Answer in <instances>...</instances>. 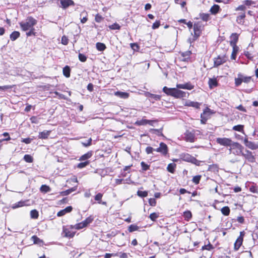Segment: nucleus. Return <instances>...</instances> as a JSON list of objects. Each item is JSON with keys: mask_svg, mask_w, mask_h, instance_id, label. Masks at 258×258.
I'll use <instances>...</instances> for the list:
<instances>
[{"mask_svg": "<svg viewBox=\"0 0 258 258\" xmlns=\"http://www.w3.org/2000/svg\"><path fill=\"white\" fill-rule=\"evenodd\" d=\"M95 20L96 22L100 23L103 20V18L100 15L97 14L95 16Z\"/></svg>", "mask_w": 258, "mask_h": 258, "instance_id": "obj_60", "label": "nucleus"}, {"mask_svg": "<svg viewBox=\"0 0 258 258\" xmlns=\"http://www.w3.org/2000/svg\"><path fill=\"white\" fill-rule=\"evenodd\" d=\"M187 160L188 161L191 162L192 163L195 164L196 165H198V166L200 165L201 161L199 160H198L196 158H195L194 157L189 156L187 158Z\"/></svg>", "mask_w": 258, "mask_h": 258, "instance_id": "obj_27", "label": "nucleus"}, {"mask_svg": "<svg viewBox=\"0 0 258 258\" xmlns=\"http://www.w3.org/2000/svg\"><path fill=\"white\" fill-rule=\"evenodd\" d=\"M201 104L198 102L194 101H188L186 103V105L187 106H190L195 108H199Z\"/></svg>", "mask_w": 258, "mask_h": 258, "instance_id": "obj_24", "label": "nucleus"}, {"mask_svg": "<svg viewBox=\"0 0 258 258\" xmlns=\"http://www.w3.org/2000/svg\"><path fill=\"white\" fill-rule=\"evenodd\" d=\"M191 54V52L190 51H186L182 53V56L184 57H185V59L188 58L190 54Z\"/></svg>", "mask_w": 258, "mask_h": 258, "instance_id": "obj_63", "label": "nucleus"}, {"mask_svg": "<svg viewBox=\"0 0 258 258\" xmlns=\"http://www.w3.org/2000/svg\"><path fill=\"white\" fill-rule=\"evenodd\" d=\"M249 189L253 193H258V187L254 183L249 186Z\"/></svg>", "mask_w": 258, "mask_h": 258, "instance_id": "obj_40", "label": "nucleus"}, {"mask_svg": "<svg viewBox=\"0 0 258 258\" xmlns=\"http://www.w3.org/2000/svg\"><path fill=\"white\" fill-rule=\"evenodd\" d=\"M191 213L189 211H186L183 213V217L187 220H189L191 218Z\"/></svg>", "mask_w": 258, "mask_h": 258, "instance_id": "obj_46", "label": "nucleus"}, {"mask_svg": "<svg viewBox=\"0 0 258 258\" xmlns=\"http://www.w3.org/2000/svg\"><path fill=\"white\" fill-rule=\"evenodd\" d=\"M176 87L177 88L185 89L188 90H191L193 88V86L188 83L185 84H177Z\"/></svg>", "mask_w": 258, "mask_h": 258, "instance_id": "obj_23", "label": "nucleus"}, {"mask_svg": "<svg viewBox=\"0 0 258 258\" xmlns=\"http://www.w3.org/2000/svg\"><path fill=\"white\" fill-rule=\"evenodd\" d=\"M93 221V218L92 216H89L83 222L84 223V225L86 227H87L89 224L92 223Z\"/></svg>", "mask_w": 258, "mask_h": 258, "instance_id": "obj_45", "label": "nucleus"}, {"mask_svg": "<svg viewBox=\"0 0 258 258\" xmlns=\"http://www.w3.org/2000/svg\"><path fill=\"white\" fill-rule=\"evenodd\" d=\"M163 91L167 95L174 97L176 98H181L186 97V93L177 88H169L166 86L163 88Z\"/></svg>", "mask_w": 258, "mask_h": 258, "instance_id": "obj_1", "label": "nucleus"}, {"mask_svg": "<svg viewBox=\"0 0 258 258\" xmlns=\"http://www.w3.org/2000/svg\"><path fill=\"white\" fill-rule=\"evenodd\" d=\"M26 201H21L12 205V208L13 209L23 207L25 205Z\"/></svg>", "mask_w": 258, "mask_h": 258, "instance_id": "obj_30", "label": "nucleus"}, {"mask_svg": "<svg viewBox=\"0 0 258 258\" xmlns=\"http://www.w3.org/2000/svg\"><path fill=\"white\" fill-rule=\"evenodd\" d=\"M245 17L244 13H242L238 16L236 18V21L238 24H243L244 23V19Z\"/></svg>", "mask_w": 258, "mask_h": 258, "instance_id": "obj_32", "label": "nucleus"}, {"mask_svg": "<svg viewBox=\"0 0 258 258\" xmlns=\"http://www.w3.org/2000/svg\"><path fill=\"white\" fill-rule=\"evenodd\" d=\"M72 209H73V208L72 206H68L67 208H66L65 209L59 211L57 214V216L58 217L62 216L66 214H67V213H69V212H71L72 211Z\"/></svg>", "mask_w": 258, "mask_h": 258, "instance_id": "obj_16", "label": "nucleus"}, {"mask_svg": "<svg viewBox=\"0 0 258 258\" xmlns=\"http://www.w3.org/2000/svg\"><path fill=\"white\" fill-rule=\"evenodd\" d=\"M51 131H44L39 133L38 138L41 139H46L50 135Z\"/></svg>", "mask_w": 258, "mask_h": 258, "instance_id": "obj_19", "label": "nucleus"}, {"mask_svg": "<svg viewBox=\"0 0 258 258\" xmlns=\"http://www.w3.org/2000/svg\"><path fill=\"white\" fill-rule=\"evenodd\" d=\"M20 33L18 31H14L10 35V39L12 41L16 40L18 38L20 37Z\"/></svg>", "mask_w": 258, "mask_h": 258, "instance_id": "obj_26", "label": "nucleus"}, {"mask_svg": "<svg viewBox=\"0 0 258 258\" xmlns=\"http://www.w3.org/2000/svg\"><path fill=\"white\" fill-rule=\"evenodd\" d=\"M39 214L38 212L36 210H32L30 212V216L32 219H37Z\"/></svg>", "mask_w": 258, "mask_h": 258, "instance_id": "obj_42", "label": "nucleus"}, {"mask_svg": "<svg viewBox=\"0 0 258 258\" xmlns=\"http://www.w3.org/2000/svg\"><path fill=\"white\" fill-rule=\"evenodd\" d=\"M141 165L142 167V169L144 171H147L150 168V165H148L144 161L141 162Z\"/></svg>", "mask_w": 258, "mask_h": 258, "instance_id": "obj_47", "label": "nucleus"}, {"mask_svg": "<svg viewBox=\"0 0 258 258\" xmlns=\"http://www.w3.org/2000/svg\"><path fill=\"white\" fill-rule=\"evenodd\" d=\"M92 141V139L89 138L86 142H82V144L84 147H88L91 145Z\"/></svg>", "mask_w": 258, "mask_h": 258, "instance_id": "obj_61", "label": "nucleus"}, {"mask_svg": "<svg viewBox=\"0 0 258 258\" xmlns=\"http://www.w3.org/2000/svg\"><path fill=\"white\" fill-rule=\"evenodd\" d=\"M201 178V175H197L193 177L192 181L194 183L197 184L199 183Z\"/></svg>", "mask_w": 258, "mask_h": 258, "instance_id": "obj_55", "label": "nucleus"}, {"mask_svg": "<svg viewBox=\"0 0 258 258\" xmlns=\"http://www.w3.org/2000/svg\"><path fill=\"white\" fill-rule=\"evenodd\" d=\"M70 71H71V70H70V67L68 66H66L63 69V75L67 78L70 77Z\"/></svg>", "mask_w": 258, "mask_h": 258, "instance_id": "obj_34", "label": "nucleus"}, {"mask_svg": "<svg viewBox=\"0 0 258 258\" xmlns=\"http://www.w3.org/2000/svg\"><path fill=\"white\" fill-rule=\"evenodd\" d=\"M158 217L159 215L156 213H151L149 216L151 220H152L153 221H155L156 219L158 218Z\"/></svg>", "mask_w": 258, "mask_h": 258, "instance_id": "obj_53", "label": "nucleus"}, {"mask_svg": "<svg viewBox=\"0 0 258 258\" xmlns=\"http://www.w3.org/2000/svg\"><path fill=\"white\" fill-rule=\"evenodd\" d=\"M109 28L111 30H119L120 29V26H119V24L115 23L111 25H110L109 26Z\"/></svg>", "mask_w": 258, "mask_h": 258, "instance_id": "obj_49", "label": "nucleus"}, {"mask_svg": "<svg viewBox=\"0 0 258 258\" xmlns=\"http://www.w3.org/2000/svg\"><path fill=\"white\" fill-rule=\"evenodd\" d=\"M29 31L26 33L27 36H30L32 35H35V32H34L35 29L32 28L29 30Z\"/></svg>", "mask_w": 258, "mask_h": 258, "instance_id": "obj_64", "label": "nucleus"}, {"mask_svg": "<svg viewBox=\"0 0 258 258\" xmlns=\"http://www.w3.org/2000/svg\"><path fill=\"white\" fill-rule=\"evenodd\" d=\"M92 155V153L91 151L90 152H87V153L84 154L83 155H82L80 158V160H87L89 158H90Z\"/></svg>", "mask_w": 258, "mask_h": 258, "instance_id": "obj_39", "label": "nucleus"}, {"mask_svg": "<svg viewBox=\"0 0 258 258\" xmlns=\"http://www.w3.org/2000/svg\"><path fill=\"white\" fill-rule=\"evenodd\" d=\"M195 135L191 132H186L185 134V140L189 142H194L195 141Z\"/></svg>", "mask_w": 258, "mask_h": 258, "instance_id": "obj_17", "label": "nucleus"}, {"mask_svg": "<svg viewBox=\"0 0 258 258\" xmlns=\"http://www.w3.org/2000/svg\"><path fill=\"white\" fill-rule=\"evenodd\" d=\"M208 84L210 89H212L214 87L218 86V82L216 78H210L209 79Z\"/></svg>", "mask_w": 258, "mask_h": 258, "instance_id": "obj_21", "label": "nucleus"}, {"mask_svg": "<svg viewBox=\"0 0 258 258\" xmlns=\"http://www.w3.org/2000/svg\"><path fill=\"white\" fill-rule=\"evenodd\" d=\"M60 4L63 9H66L70 6L74 5V2L72 0H61Z\"/></svg>", "mask_w": 258, "mask_h": 258, "instance_id": "obj_14", "label": "nucleus"}, {"mask_svg": "<svg viewBox=\"0 0 258 258\" xmlns=\"http://www.w3.org/2000/svg\"><path fill=\"white\" fill-rule=\"evenodd\" d=\"M216 142L218 144L224 146H231L233 143L232 141L226 138H218L216 139Z\"/></svg>", "mask_w": 258, "mask_h": 258, "instance_id": "obj_7", "label": "nucleus"}, {"mask_svg": "<svg viewBox=\"0 0 258 258\" xmlns=\"http://www.w3.org/2000/svg\"><path fill=\"white\" fill-rule=\"evenodd\" d=\"M243 125H237L233 127V130L236 131L242 132L243 130Z\"/></svg>", "mask_w": 258, "mask_h": 258, "instance_id": "obj_52", "label": "nucleus"}, {"mask_svg": "<svg viewBox=\"0 0 258 258\" xmlns=\"http://www.w3.org/2000/svg\"><path fill=\"white\" fill-rule=\"evenodd\" d=\"M159 147L160 149V153L164 155H166L168 153V147L166 144L161 142L160 144Z\"/></svg>", "mask_w": 258, "mask_h": 258, "instance_id": "obj_18", "label": "nucleus"}, {"mask_svg": "<svg viewBox=\"0 0 258 258\" xmlns=\"http://www.w3.org/2000/svg\"><path fill=\"white\" fill-rule=\"evenodd\" d=\"M75 229L74 226L70 225L63 227V233L64 236L67 237L72 238L75 234V232L73 231Z\"/></svg>", "mask_w": 258, "mask_h": 258, "instance_id": "obj_6", "label": "nucleus"}, {"mask_svg": "<svg viewBox=\"0 0 258 258\" xmlns=\"http://www.w3.org/2000/svg\"><path fill=\"white\" fill-rule=\"evenodd\" d=\"M200 18L204 21L207 22L209 20L210 15L206 13H200Z\"/></svg>", "mask_w": 258, "mask_h": 258, "instance_id": "obj_38", "label": "nucleus"}, {"mask_svg": "<svg viewBox=\"0 0 258 258\" xmlns=\"http://www.w3.org/2000/svg\"><path fill=\"white\" fill-rule=\"evenodd\" d=\"M37 22L35 19L29 16L25 21L19 22V25L23 31H26L30 29L34 28V26L37 24Z\"/></svg>", "mask_w": 258, "mask_h": 258, "instance_id": "obj_2", "label": "nucleus"}, {"mask_svg": "<svg viewBox=\"0 0 258 258\" xmlns=\"http://www.w3.org/2000/svg\"><path fill=\"white\" fill-rule=\"evenodd\" d=\"M137 195L142 198L146 197L148 196V192L146 191L138 190Z\"/></svg>", "mask_w": 258, "mask_h": 258, "instance_id": "obj_50", "label": "nucleus"}, {"mask_svg": "<svg viewBox=\"0 0 258 258\" xmlns=\"http://www.w3.org/2000/svg\"><path fill=\"white\" fill-rule=\"evenodd\" d=\"M103 197V194L99 192L94 197L95 201L97 202L98 204H102L103 205H106V202H102L101 199Z\"/></svg>", "mask_w": 258, "mask_h": 258, "instance_id": "obj_20", "label": "nucleus"}, {"mask_svg": "<svg viewBox=\"0 0 258 258\" xmlns=\"http://www.w3.org/2000/svg\"><path fill=\"white\" fill-rule=\"evenodd\" d=\"M79 60L82 62H85L87 60V57L82 53H79Z\"/></svg>", "mask_w": 258, "mask_h": 258, "instance_id": "obj_56", "label": "nucleus"}, {"mask_svg": "<svg viewBox=\"0 0 258 258\" xmlns=\"http://www.w3.org/2000/svg\"><path fill=\"white\" fill-rule=\"evenodd\" d=\"M76 190V187H73L70 189H69L65 191H62L61 192V194L62 196H67V195H69V194H70L73 191H74Z\"/></svg>", "mask_w": 258, "mask_h": 258, "instance_id": "obj_43", "label": "nucleus"}, {"mask_svg": "<svg viewBox=\"0 0 258 258\" xmlns=\"http://www.w3.org/2000/svg\"><path fill=\"white\" fill-rule=\"evenodd\" d=\"M232 52L231 56L232 59H235L236 54L239 51V47L238 46H232Z\"/></svg>", "mask_w": 258, "mask_h": 258, "instance_id": "obj_25", "label": "nucleus"}, {"mask_svg": "<svg viewBox=\"0 0 258 258\" xmlns=\"http://www.w3.org/2000/svg\"><path fill=\"white\" fill-rule=\"evenodd\" d=\"M155 120H148L146 119H142L141 120L138 121L137 123L140 125H144L147 124H149L151 125H153V123L156 122Z\"/></svg>", "mask_w": 258, "mask_h": 258, "instance_id": "obj_15", "label": "nucleus"}, {"mask_svg": "<svg viewBox=\"0 0 258 258\" xmlns=\"http://www.w3.org/2000/svg\"><path fill=\"white\" fill-rule=\"evenodd\" d=\"M220 10V7L217 5H214L210 9V12L213 15L216 14Z\"/></svg>", "mask_w": 258, "mask_h": 258, "instance_id": "obj_31", "label": "nucleus"}, {"mask_svg": "<svg viewBox=\"0 0 258 258\" xmlns=\"http://www.w3.org/2000/svg\"><path fill=\"white\" fill-rule=\"evenodd\" d=\"M34 138H27L25 139H22V142L26 144H28L31 143V142L33 140Z\"/></svg>", "mask_w": 258, "mask_h": 258, "instance_id": "obj_57", "label": "nucleus"}, {"mask_svg": "<svg viewBox=\"0 0 258 258\" xmlns=\"http://www.w3.org/2000/svg\"><path fill=\"white\" fill-rule=\"evenodd\" d=\"M243 149V147L239 143L233 142L229 149V151L230 153L239 156L242 154Z\"/></svg>", "mask_w": 258, "mask_h": 258, "instance_id": "obj_3", "label": "nucleus"}, {"mask_svg": "<svg viewBox=\"0 0 258 258\" xmlns=\"http://www.w3.org/2000/svg\"><path fill=\"white\" fill-rule=\"evenodd\" d=\"M146 96L148 97L150 101L153 103L155 101L160 100L161 98V96L159 95L153 94L150 92H147L146 93Z\"/></svg>", "mask_w": 258, "mask_h": 258, "instance_id": "obj_12", "label": "nucleus"}, {"mask_svg": "<svg viewBox=\"0 0 258 258\" xmlns=\"http://www.w3.org/2000/svg\"><path fill=\"white\" fill-rule=\"evenodd\" d=\"M54 94L57 95L59 99H62L64 100H67L68 98L62 94H61L58 92H54Z\"/></svg>", "mask_w": 258, "mask_h": 258, "instance_id": "obj_59", "label": "nucleus"}, {"mask_svg": "<svg viewBox=\"0 0 258 258\" xmlns=\"http://www.w3.org/2000/svg\"><path fill=\"white\" fill-rule=\"evenodd\" d=\"M75 229H81L84 227H86L85 225H84V223L83 222H80L79 223L76 224L74 225Z\"/></svg>", "mask_w": 258, "mask_h": 258, "instance_id": "obj_51", "label": "nucleus"}, {"mask_svg": "<svg viewBox=\"0 0 258 258\" xmlns=\"http://www.w3.org/2000/svg\"><path fill=\"white\" fill-rule=\"evenodd\" d=\"M226 57L225 55L222 56H218L214 60V67H218L226 61Z\"/></svg>", "mask_w": 258, "mask_h": 258, "instance_id": "obj_10", "label": "nucleus"}, {"mask_svg": "<svg viewBox=\"0 0 258 258\" xmlns=\"http://www.w3.org/2000/svg\"><path fill=\"white\" fill-rule=\"evenodd\" d=\"M194 40H196L201 35L202 31V25L200 22H197L194 25Z\"/></svg>", "mask_w": 258, "mask_h": 258, "instance_id": "obj_5", "label": "nucleus"}, {"mask_svg": "<svg viewBox=\"0 0 258 258\" xmlns=\"http://www.w3.org/2000/svg\"><path fill=\"white\" fill-rule=\"evenodd\" d=\"M244 143L246 147L251 150H256L258 149V143H255L248 141L247 138L244 140Z\"/></svg>", "mask_w": 258, "mask_h": 258, "instance_id": "obj_11", "label": "nucleus"}, {"mask_svg": "<svg viewBox=\"0 0 258 258\" xmlns=\"http://www.w3.org/2000/svg\"><path fill=\"white\" fill-rule=\"evenodd\" d=\"M139 229V227L135 224H132L130 225L128 227V230L130 232H133L135 231L138 230Z\"/></svg>", "mask_w": 258, "mask_h": 258, "instance_id": "obj_41", "label": "nucleus"}, {"mask_svg": "<svg viewBox=\"0 0 258 258\" xmlns=\"http://www.w3.org/2000/svg\"><path fill=\"white\" fill-rule=\"evenodd\" d=\"M61 43L63 45H67L68 44V42H69V39L68 38V37L66 36H63L62 37H61Z\"/></svg>", "mask_w": 258, "mask_h": 258, "instance_id": "obj_58", "label": "nucleus"}, {"mask_svg": "<svg viewBox=\"0 0 258 258\" xmlns=\"http://www.w3.org/2000/svg\"><path fill=\"white\" fill-rule=\"evenodd\" d=\"M230 44L231 46H237L236 43L238 40V35L237 33H232L230 36Z\"/></svg>", "mask_w": 258, "mask_h": 258, "instance_id": "obj_13", "label": "nucleus"}, {"mask_svg": "<svg viewBox=\"0 0 258 258\" xmlns=\"http://www.w3.org/2000/svg\"><path fill=\"white\" fill-rule=\"evenodd\" d=\"M114 94L115 96L123 99L127 98L129 96V94L128 93L120 91L115 92Z\"/></svg>", "mask_w": 258, "mask_h": 258, "instance_id": "obj_22", "label": "nucleus"}, {"mask_svg": "<svg viewBox=\"0 0 258 258\" xmlns=\"http://www.w3.org/2000/svg\"><path fill=\"white\" fill-rule=\"evenodd\" d=\"M244 54L245 55V56L249 59L250 60H252L253 58V55L252 54V53H251L249 51H245L244 52Z\"/></svg>", "mask_w": 258, "mask_h": 258, "instance_id": "obj_48", "label": "nucleus"}, {"mask_svg": "<svg viewBox=\"0 0 258 258\" xmlns=\"http://www.w3.org/2000/svg\"><path fill=\"white\" fill-rule=\"evenodd\" d=\"M251 80L250 77L244 76L240 73L238 74V77L235 79V84L236 86H240L242 82L248 83Z\"/></svg>", "mask_w": 258, "mask_h": 258, "instance_id": "obj_4", "label": "nucleus"}, {"mask_svg": "<svg viewBox=\"0 0 258 258\" xmlns=\"http://www.w3.org/2000/svg\"><path fill=\"white\" fill-rule=\"evenodd\" d=\"M89 164V162L88 161L84 162H81L79 163L77 165V167L79 168H83L86 167L87 165H88Z\"/></svg>", "mask_w": 258, "mask_h": 258, "instance_id": "obj_54", "label": "nucleus"}, {"mask_svg": "<svg viewBox=\"0 0 258 258\" xmlns=\"http://www.w3.org/2000/svg\"><path fill=\"white\" fill-rule=\"evenodd\" d=\"M96 47L97 49L100 51H103L106 48L105 44L101 42H97L96 44Z\"/></svg>", "mask_w": 258, "mask_h": 258, "instance_id": "obj_28", "label": "nucleus"}, {"mask_svg": "<svg viewBox=\"0 0 258 258\" xmlns=\"http://www.w3.org/2000/svg\"><path fill=\"white\" fill-rule=\"evenodd\" d=\"M40 190L41 192L45 194L50 191L51 188L50 187L47 185L43 184L42 185L40 188Z\"/></svg>", "mask_w": 258, "mask_h": 258, "instance_id": "obj_29", "label": "nucleus"}, {"mask_svg": "<svg viewBox=\"0 0 258 258\" xmlns=\"http://www.w3.org/2000/svg\"><path fill=\"white\" fill-rule=\"evenodd\" d=\"M80 19L82 23L84 24L88 20L87 15L85 12L81 13L80 14Z\"/></svg>", "mask_w": 258, "mask_h": 258, "instance_id": "obj_35", "label": "nucleus"}, {"mask_svg": "<svg viewBox=\"0 0 258 258\" xmlns=\"http://www.w3.org/2000/svg\"><path fill=\"white\" fill-rule=\"evenodd\" d=\"M176 167V164L174 163H170L167 166V170L172 173H173L175 171V168Z\"/></svg>", "mask_w": 258, "mask_h": 258, "instance_id": "obj_36", "label": "nucleus"}, {"mask_svg": "<svg viewBox=\"0 0 258 258\" xmlns=\"http://www.w3.org/2000/svg\"><path fill=\"white\" fill-rule=\"evenodd\" d=\"M31 239L34 244H41L43 243V240L40 239L36 235H33L31 237Z\"/></svg>", "mask_w": 258, "mask_h": 258, "instance_id": "obj_33", "label": "nucleus"}, {"mask_svg": "<svg viewBox=\"0 0 258 258\" xmlns=\"http://www.w3.org/2000/svg\"><path fill=\"white\" fill-rule=\"evenodd\" d=\"M221 211L224 215L228 216L229 215L230 210L228 206H225L221 209Z\"/></svg>", "mask_w": 258, "mask_h": 258, "instance_id": "obj_37", "label": "nucleus"}, {"mask_svg": "<svg viewBox=\"0 0 258 258\" xmlns=\"http://www.w3.org/2000/svg\"><path fill=\"white\" fill-rule=\"evenodd\" d=\"M241 155L243 156L246 160L250 163H253L255 161L254 156L252 154V152L249 150H245V153L242 152Z\"/></svg>", "mask_w": 258, "mask_h": 258, "instance_id": "obj_8", "label": "nucleus"}, {"mask_svg": "<svg viewBox=\"0 0 258 258\" xmlns=\"http://www.w3.org/2000/svg\"><path fill=\"white\" fill-rule=\"evenodd\" d=\"M213 248V246L210 243L208 244V245H205L204 246H203L202 247V249L203 250L206 249V250H211Z\"/></svg>", "mask_w": 258, "mask_h": 258, "instance_id": "obj_62", "label": "nucleus"}, {"mask_svg": "<svg viewBox=\"0 0 258 258\" xmlns=\"http://www.w3.org/2000/svg\"><path fill=\"white\" fill-rule=\"evenodd\" d=\"M244 235V231H241L240 232V235L237 238L234 243V249L235 250H237L242 245Z\"/></svg>", "mask_w": 258, "mask_h": 258, "instance_id": "obj_9", "label": "nucleus"}, {"mask_svg": "<svg viewBox=\"0 0 258 258\" xmlns=\"http://www.w3.org/2000/svg\"><path fill=\"white\" fill-rule=\"evenodd\" d=\"M23 159L27 163H32L33 161V157L30 155L26 154L24 155Z\"/></svg>", "mask_w": 258, "mask_h": 258, "instance_id": "obj_44", "label": "nucleus"}]
</instances>
